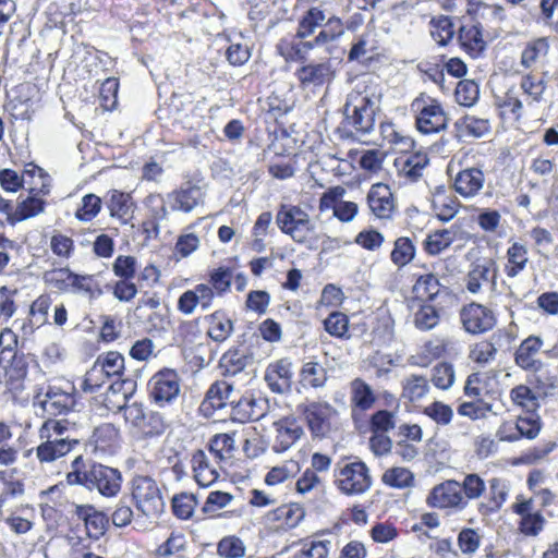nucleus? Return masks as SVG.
<instances>
[{"mask_svg":"<svg viewBox=\"0 0 558 558\" xmlns=\"http://www.w3.org/2000/svg\"><path fill=\"white\" fill-rule=\"evenodd\" d=\"M322 29L316 35L315 44H322V46H326L330 43L337 41L340 37L344 35V25L340 17L332 15L329 19H326Z\"/></svg>","mask_w":558,"mask_h":558,"instance_id":"79ce46f5","label":"nucleus"},{"mask_svg":"<svg viewBox=\"0 0 558 558\" xmlns=\"http://www.w3.org/2000/svg\"><path fill=\"white\" fill-rule=\"evenodd\" d=\"M217 553L225 558H241L245 555V545L236 536H227L218 543Z\"/></svg>","mask_w":558,"mask_h":558,"instance_id":"680f3d73","label":"nucleus"},{"mask_svg":"<svg viewBox=\"0 0 558 558\" xmlns=\"http://www.w3.org/2000/svg\"><path fill=\"white\" fill-rule=\"evenodd\" d=\"M300 384L303 387H311L314 389L324 388L328 380V371L314 359L305 361L300 369Z\"/></svg>","mask_w":558,"mask_h":558,"instance_id":"bb28decb","label":"nucleus"},{"mask_svg":"<svg viewBox=\"0 0 558 558\" xmlns=\"http://www.w3.org/2000/svg\"><path fill=\"white\" fill-rule=\"evenodd\" d=\"M174 204L172 208L175 210H182L190 213L193 210L203 199V192L198 186L182 187L173 194Z\"/></svg>","mask_w":558,"mask_h":558,"instance_id":"4c0bfd02","label":"nucleus"},{"mask_svg":"<svg viewBox=\"0 0 558 558\" xmlns=\"http://www.w3.org/2000/svg\"><path fill=\"white\" fill-rule=\"evenodd\" d=\"M497 354L496 347L489 341L476 343L470 351V359L484 366L495 360Z\"/></svg>","mask_w":558,"mask_h":558,"instance_id":"338daca9","label":"nucleus"},{"mask_svg":"<svg viewBox=\"0 0 558 558\" xmlns=\"http://www.w3.org/2000/svg\"><path fill=\"white\" fill-rule=\"evenodd\" d=\"M74 404L75 398L72 392L54 386L48 387L46 392H38L34 397V405L39 407L45 414L50 416L66 414Z\"/></svg>","mask_w":558,"mask_h":558,"instance_id":"ddd939ff","label":"nucleus"},{"mask_svg":"<svg viewBox=\"0 0 558 558\" xmlns=\"http://www.w3.org/2000/svg\"><path fill=\"white\" fill-rule=\"evenodd\" d=\"M234 438L230 434H217L215 435L209 444L210 452L219 460L230 456L234 450Z\"/></svg>","mask_w":558,"mask_h":558,"instance_id":"e2e57ef3","label":"nucleus"},{"mask_svg":"<svg viewBox=\"0 0 558 558\" xmlns=\"http://www.w3.org/2000/svg\"><path fill=\"white\" fill-rule=\"evenodd\" d=\"M299 86L303 90H316L330 84L335 78V71L330 59L308 61L301 64L294 72Z\"/></svg>","mask_w":558,"mask_h":558,"instance_id":"0eeeda50","label":"nucleus"},{"mask_svg":"<svg viewBox=\"0 0 558 558\" xmlns=\"http://www.w3.org/2000/svg\"><path fill=\"white\" fill-rule=\"evenodd\" d=\"M330 541L305 542L301 550L295 553L292 558H328Z\"/></svg>","mask_w":558,"mask_h":558,"instance_id":"052dcab7","label":"nucleus"},{"mask_svg":"<svg viewBox=\"0 0 558 558\" xmlns=\"http://www.w3.org/2000/svg\"><path fill=\"white\" fill-rule=\"evenodd\" d=\"M507 259L505 272L509 278H514L525 269L529 263L526 246L519 242L512 243L507 250Z\"/></svg>","mask_w":558,"mask_h":558,"instance_id":"473e14b6","label":"nucleus"},{"mask_svg":"<svg viewBox=\"0 0 558 558\" xmlns=\"http://www.w3.org/2000/svg\"><path fill=\"white\" fill-rule=\"evenodd\" d=\"M428 392V380L422 375H410L402 380V397L416 401Z\"/></svg>","mask_w":558,"mask_h":558,"instance_id":"49530a36","label":"nucleus"},{"mask_svg":"<svg viewBox=\"0 0 558 558\" xmlns=\"http://www.w3.org/2000/svg\"><path fill=\"white\" fill-rule=\"evenodd\" d=\"M369 424L372 433H387L396 427V414L387 410H379L372 415Z\"/></svg>","mask_w":558,"mask_h":558,"instance_id":"69168bd1","label":"nucleus"},{"mask_svg":"<svg viewBox=\"0 0 558 558\" xmlns=\"http://www.w3.org/2000/svg\"><path fill=\"white\" fill-rule=\"evenodd\" d=\"M415 255V246L409 238L401 236L395 241V247L390 254L391 262L397 267H403L412 262Z\"/></svg>","mask_w":558,"mask_h":558,"instance_id":"8fccbe9b","label":"nucleus"},{"mask_svg":"<svg viewBox=\"0 0 558 558\" xmlns=\"http://www.w3.org/2000/svg\"><path fill=\"white\" fill-rule=\"evenodd\" d=\"M381 92L375 85L359 83L348 95L344 105V125L355 134L365 135L374 131L376 112L379 110Z\"/></svg>","mask_w":558,"mask_h":558,"instance_id":"f03ea898","label":"nucleus"},{"mask_svg":"<svg viewBox=\"0 0 558 558\" xmlns=\"http://www.w3.org/2000/svg\"><path fill=\"white\" fill-rule=\"evenodd\" d=\"M233 386L221 380L214 383L206 392L199 410L205 416H211L215 410L222 409L231 398Z\"/></svg>","mask_w":558,"mask_h":558,"instance_id":"4be33fe9","label":"nucleus"},{"mask_svg":"<svg viewBox=\"0 0 558 558\" xmlns=\"http://www.w3.org/2000/svg\"><path fill=\"white\" fill-rule=\"evenodd\" d=\"M305 511L298 504L283 505L268 514V520L279 521L280 527L293 529L304 519Z\"/></svg>","mask_w":558,"mask_h":558,"instance_id":"2f4dec72","label":"nucleus"},{"mask_svg":"<svg viewBox=\"0 0 558 558\" xmlns=\"http://www.w3.org/2000/svg\"><path fill=\"white\" fill-rule=\"evenodd\" d=\"M131 495L136 510L146 518L157 519L165 510L161 490L150 476H134L131 481Z\"/></svg>","mask_w":558,"mask_h":558,"instance_id":"20e7f679","label":"nucleus"},{"mask_svg":"<svg viewBox=\"0 0 558 558\" xmlns=\"http://www.w3.org/2000/svg\"><path fill=\"white\" fill-rule=\"evenodd\" d=\"M197 501L192 494L182 493L172 498V510L177 518L187 520L192 517Z\"/></svg>","mask_w":558,"mask_h":558,"instance_id":"5fc2aeb1","label":"nucleus"},{"mask_svg":"<svg viewBox=\"0 0 558 558\" xmlns=\"http://www.w3.org/2000/svg\"><path fill=\"white\" fill-rule=\"evenodd\" d=\"M257 405V401L253 398H241L232 407L231 418L233 421L244 423L247 421H257L263 413H253V408Z\"/></svg>","mask_w":558,"mask_h":558,"instance_id":"3c124183","label":"nucleus"},{"mask_svg":"<svg viewBox=\"0 0 558 558\" xmlns=\"http://www.w3.org/2000/svg\"><path fill=\"white\" fill-rule=\"evenodd\" d=\"M45 209V201L38 197L29 196L19 203L14 210V216L11 218V225L35 217L43 213Z\"/></svg>","mask_w":558,"mask_h":558,"instance_id":"de8ad7c7","label":"nucleus"},{"mask_svg":"<svg viewBox=\"0 0 558 558\" xmlns=\"http://www.w3.org/2000/svg\"><path fill=\"white\" fill-rule=\"evenodd\" d=\"M65 483L83 486L90 492L97 490L104 497H114L121 490L122 474L118 469L96 462L87 463L83 456H77L70 464Z\"/></svg>","mask_w":558,"mask_h":558,"instance_id":"f257e3e1","label":"nucleus"},{"mask_svg":"<svg viewBox=\"0 0 558 558\" xmlns=\"http://www.w3.org/2000/svg\"><path fill=\"white\" fill-rule=\"evenodd\" d=\"M280 231L294 242L305 244L315 232V223L300 206L282 204L276 215Z\"/></svg>","mask_w":558,"mask_h":558,"instance_id":"39448f33","label":"nucleus"},{"mask_svg":"<svg viewBox=\"0 0 558 558\" xmlns=\"http://www.w3.org/2000/svg\"><path fill=\"white\" fill-rule=\"evenodd\" d=\"M350 402L352 416L355 417L357 412H365L374 407L376 396L372 387L365 380L355 378L350 383Z\"/></svg>","mask_w":558,"mask_h":558,"instance_id":"5701e85b","label":"nucleus"},{"mask_svg":"<svg viewBox=\"0 0 558 558\" xmlns=\"http://www.w3.org/2000/svg\"><path fill=\"white\" fill-rule=\"evenodd\" d=\"M106 376L118 377L119 379L123 376L124 371V357L117 351H109L100 354L95 361Z\"/></svg>","mask_w":558,"mask_h":558,"instance_id":"a18cd8bd","label":"nucleus"},{"mask_svg":"<svg viewBox=\"0 0 558 558\" xmlns=\"http://www.w3.org/2000/svg\"><path fill=\"white\" fill-rule=\"evenodd\" d=\"M426 502L428 506L438 509H453L461 511L468 507V500L462 495L460 483L454 480L445 481L436 485Z\"/></svg>","mask_w":558,"mask_h":558,"instance_id":"9d476101","label":"nucleus"},{"mask_svg":"<svg viewBox=\"0 0 558 558\" xmlns=\"http://www.w3.org/2000/svg\"><path fill=\"white\" fill-rule=\"evenodd\" d=\"M488 489L487 501H482L477 505L478 513L484 517L496 513L502 508L507 501L510 487L506 480L493 477L488 482Z\"/></svg>","mask_w":558,"mask_h":558,"instance_id":"aec40b11","label":"nucleus"},{"mask_svg":"<svg viewBox=\"0 0 558 558\" xmlns=\"http://www.w3.org/2000/svg\"><path fill=\"white\" fill-rule=\"evenodd\" d=\"M460 320L464 330L471 335L487 332L496 325V316L494 312L475 302L464 305L461 308Z\"/></svg>","mask_w":558,"mask_h":558,"instance_id":"f8f14e48","label":"nucleus"},{"mask_svg":"<svg viewBox=\"0 0 558 558\" xmlns=\"http://www.w3.org/2000/svg\"><path fill=\"white\" fill-rule=\"evenodd\" d=\"M137 269V260L134 256L119 255L112 264L113 274L120 279H133Z\"/></svg>","mask_w":558,"mask_h":558,"instance_id":"0e129e2a","label":"nucleus"},{"mask_svg":"<svg viewBox=\"0 0 558 558\" xmlns=\"http://www.w3.org/2000/svg\"><path fill=\"white\" fill-rule=\"evenodd\" d=\"M233 331V323L221 312H215L209 316L208 336L216 342H223Z\"/></svg>","mask_w":558,"mask_h":558,"instance_id":"58836bf2","label":"nucleus"},{"mask_svg":"<svg viewBox=\"0 0 558 558\" xmlns=\"http://www.w3.org/2000/svg\"><path fill=\"white\" fill-rule=\"evenodd\" d=\"M333 484L345 496H359L371 489L373 480L368 466L363 461L355 460L336 464Z\"/></svg>","mask_w":558,"mask_h":558,"instance_id":"7ed1b4c3","label":"nucleus"},{"mask_svg":"<svg viewBox=\"0 0 558 558\" xmlns=\"http://www.w3.org/2000/svg\"><path fill=\"white\" fill-rule=\"evenodd\" d=\"M549 43L546 37H539L527 41L521 52L520 64L529 70L542 64L547 58Z\"/></svg>","mask_w":558,"mask_h":558,"instance_id":"a878e982","label":"nucleus"},{"mask_svg":"<svg viewBox=\"0 0 558 558\" xmlns=\"http://www.w3.org/2000/svg\"><path fill=\"white\" fill-rule=\"evenodd\" d=\"M456 126L462 136L482 137L489 132L488 120L474 116H465L456 122Z\"/></svg>","mask_w":558,"mask_h":558,"instance_id":"37998d69","label":"nucleus"},{"mask_svg":"<svg viewBox=\"0 0 558 558\" xmlns=\"http://www.w3.org/2000/svg\"><path fill=\"white\" fill-rule=\"evenodd\" d=\"M39 438L41 442L36 448V457L41 464L52 463L66 456L78 444V440L69 437L51 438V436L39 435Z\"/></svg>","mask_w":558,"mask_h":558,"instance_id":"2eb2a0df","label":"nucleus"},{"mask_svg":"<svg viewBox=\"0 0 558 558\" xmlns=\"http://www.w3.org/2000/svg\"><path fill=\"white\" fill-rule=\"evenodd\" d=\"M512 403L522 410L536 412L539 407L537 395L525 385H518L510 390L509 393Z\"/></svg>","mask_w":558,"mask_h":558,"instance_id":"ea45409f","label":"nucleus"},{"mask_svg":"<svg viewBox=\"0 0 558 558\" xmlns=\"http://www.w3.org/2000/svg\"><path fill=\"white\" fill-rule=\"evenodd\" d=\"M412 109L417 111L416 128L421 133H438L447 128L448 118L437 100L428 98L425 101L416 98L412 102Z\"/></svg>","mask_w":558,"mask_h":558,"instance_id":"6e6552de","label":"nucleus"},{"mask_svg":"<svg viewBox=\"0 0 558 558\" xmlns=\"http://www.w3.org/2000/svg\"><path fill=\"white\" fill-rule=\"evenodd\" d=\"M191 463L194 478L199 486H210L218 480V471L209 463V459L203 450H197L193 453Z\"/></svg>","mask_w":558,"mask_h":558,"instance_id":"cd10ccee","label":"nucleus"},{"mask_svg":"<svg viewBox=\"0 0 558 558\" xmlns=\"http://www.w3.org/2000/svg\"><path fill=\"white\" fill-rule=\"evenodd\" d=\"M546 73H543L542 76H536L534 74H526L522 76L520 87L524 92V94L531 98L529 105L533 102L543 101V96L547 87V82L545 80Z\"/></svg>","mask_w":558,"mask_h":558,"instance_id":"a19ab883","label":"nucleus"},{"mask_svg":"<svg viewBox=\"0 0 558 558\" xmlns=\"http://www.w3.org/2000/svg\"><path fill=\"white\" fill-rule=\"evenodd\" d=\"M428 157L424 153H416L396 161L399 173L410 181H416L423 175L425 167L428 165Z\"/></svg>","mask_w":558,"mask_h":558,"instance_id":"7c9ffc66","label":"nucleus"},{"mask_svg":"<svg viewBox=\"0 0 558 558\" xmlns=\"http://www.w3.org/2000/svg\"><path fill=\"white\" fill-rule=\"evenodd\" d=\"M413 293L415 298L422 301H435L441 294H447V288L442 286L438 277L434 274L420 276L414 286Z\"/></svg>","mask_w":558,"mask_h":558,"instance_id":"c85d7f7f","label":"nucleus"},{"mask_svg":"<svg viewBox=\"0 0 558 558\" xmlns=\"http://www.w3.org/2000/svg\"><path fill=\"white\" fill-rule=\"evenodd\" d=\"M460 486L462 488V495L468 501L469 499H478L486 490L484 480L475 473L465 475Z\"/></svg>","mask_w":558,"mask_h":558,"instance_id":"bf43d9fd","label":"nucleus"},{"mask_svg":"<svg viewBox=\"0 0 558 558\" xmlns=\"http://www.w3.org/2000/svg\"><path fill=\"white\" fill-rule=\"evenodd\" d=\"M497 269L493 264L476 265L468 275L466 289L476 294L483 287H489L492 291L496 290Z\"/></svg>","mask_w":558,"mask_h":558,"instance_id":"393cba45","label":"nucleus"},{"mask_svg":"<svg viewBox=\"0 0 558 558\" xmlns=\"http://www.w3.org/2000/svg\"><path fill=\"white\" fill-rule=\"evenodd\" d=\"M50 305L51 300L48 295H40L32 303L29 308L32 319L28 324L23 325L22 329L24 333H32L36 327H39L47 322Z\"/></svg>","mask_w":558,"mask_h":558,"instance_id":"e433bc0d","label":"nucleus"},{"mask_svg":"<svg viewBox=\"0 0 558 558\" xmlns=\"http://www.w3.org/2000/svg\"><path fill=\"white\" fill-rule=\"evenodd\" d=\"M367 204L372 214L378 219H390L396 205L392 192L387 184H373L367 194Z\"/></svg>","mask_w":558,"mask_h":558,"instance_id":"dca6fc26","label":"nucleus"},{"mask_svg":"<svg viewBox=\"0 0 558 558\" xmlns=\"http://www.w3.org/2000/svg\"><path fill=\"white\" fill-rule=\"evenodd\" d=\"M166 427L167 425L162 415L150 411L146 413L143 422L141 423V426H138L135 434L144 438L156 437L163 434Z\"/></svg>","mask_w":558,"mask_h":558,"instance_id":"09e8293b","label":"nucleus"},{"mask_svg":"<svg viewBox=\"0 0 558 558\" xmlns=\"http://www.w3.org/2000/svg\"><path fill=\"white\" fill-rule=\"evenodd\" d=\"M73 514L84 522L87 535L90 538L99 539L105 535L108 525V517L97 510L93 505H73Z\"/></svg>","mask_w":558,"mask_h":558,"instance_id":"f3484780","label":"nucleus"},{"mask_svg":"<svg viewBox=\"0 0 558 558\" xmlns=\"http://www.w3.org/2000/svg\"><path fill=\"white\" fill-rule=\"evenodd\" d=\"M534 372L531 384L534 385L536 393L543 397L556 395L558 391V377L553 375L549 369L543 367L532 369Z\"/></svg>","mask_w":558,"mask_h":558,"instance_id":"f704fd0d","label":"nucleus"},{"mask_svg":"<svg viewBox=\"0 0 558 558\" xmlns=\"http://www.w3.org/2000/svg\"><path fill=\"white\" fill-rule=\"evenodd\" d=\"M432 25L433 29L430 31V35L434 40L440 46H446L454 35L451 20L447 16H441L436 21L433 20Z\"/></svg>","mask_w":558,"mask_h":558,"instance_id":"6e6d98bb","label":"nucleus"},{"mask_svg":"<svg viewBox=\"0 0 558 558\" xmlns=\"http://www.w3.org/2000/svg\"><path fill=\"white\" fill-rule=\"evenodd\" d=\"M459 40L464 49L475 54L485 48L480 25H463L459 31Z\"/></svg>","mask_w":558,"mask_h":558,"instance_id":"c03bdc74","label":"nucleus"},{"mask_svg":"<svg viewBox=\"0 0 558 558\" xmlns=\"http://www.w3.org/2000/svg\"><path fill=\"white\" fill-rule=\"evenodd\" d=\"M27 364L23 356L11 355V364L5 368L3 380L0 379V395L16 396L24 389Z\"/></svg>","mask_w":558,"mask_h":558,"instance_id":"a211bd4d","label":"nucleus"},{"mask_svg":"<svg viewBox=\"0 0 558 558\" xmlns=\"http://www.w3.org/2000/svg\"><path fill=\"white\" fill-rule=\"evenodd\" d=\"M101 209V198L95 194H87L82 198L81 206L75 213V217L81 221L93 220Z\"/></svg>","mask_w":558,"mask_h":558,"instance_id":"4d7b16f0","label":"nucleus"},{"mask_svg":"<svg viewBox=\"0 0 558 558\" xmlns=\"http://www.w3.org/2000/svg\"><path fill=\"white\" fill-rule=\"evenodd\" d=\"M149 396L160 407L171 404L181 391L179 374L169 368L157 372L148 383Z\"/></svg>","mask_w":558,"mask_h":558,"instance_id":"1a4fd4ad","label":"nucleus"},{"mask_svg":"<svg viewBox=\"0 0 558 558\" xmlns=\"http://www.w3.org/2000/svg\"><path fill=\"white\" fill-rule=\"evenodd\" d=\"M542 429L541 417L536 412H530L525 415L518 416L514 424H502L497 436L501 441L513 442L521 438L534 439Z\"/></svg>","mask_w":558,"mask_h":558,"instance_id":"9b49d317","label":"nucleus"},{"mask_svg":"<svg viewBox=\"0 0 558 558\" xmlns=\"http://www.w3.org/2000/svg\"><path fill=\"white\" fill-rule=\"evenodd\" d=\"M110 216L117 218L121 223L126 225L132 218L134 211V203L132 196L128 193L112 190L107 203Z\"/></svg>","mask_w":558,"mask_h":558,"instance_id":"c756f323","label":"nucleus"},{"mask_svg":"<svg viewBox=\"0 0 558 558\" xmlns=\"http://www.w3.org/2000/svg\"><path fill=\"white\" fill-rule=\"evenodd\" d=\"M485 174L482 169L471 167L461 170L454 178L453 186L458 194L463 197H474L484 187Z\"/></svg>","mask_w":558,"mask_h":558,"instance_id":"412c9836","label":"nucleus"},{"mask_svg":"<svg viewBox=\"0 0 558 558\" xmlns=\"http://www.w3.org/2000/svg\"><path fill=\"white\" fill-rule=\"evenodd\" d=\"M433 384L440 389H449L454 381V369L449 363H439L433 368Z\"/></svg>","mask_w":558,"mask_h":558,"instance_id":"774afa93","label":"nucleus"},{"mask_svg":"<svg viewBox=\"0 0 558 558\" xmlns=\"http://www.w3.org/2000/svg\"><path fill=\"white\" fill-rule=\"evenodd\" d=\"M293 378V364L290 359L283 357L270 363L264 379L269 389L276 393H286L291 390Z\"/></svg>","mask_w":558,"mask_h":558,"instance_id":"4468645a","label":"nucleus"},{"mask_svg":"<svg viewBox=\"0 0 558 558\" xmlns=\"http://www.w3.org/2000/svg\"><path fill=\"white\" fill-rule=\"evenodd\" d=\"M543 341L541 338L530 336L519 345L514 354L515 364L525 371L539 368L542 362L535 359V355L541 350Z\"/></svg>","mask_w":558,"mask_h":558,"instance_id":"b1692460","label":"nucleus"},{"mask_svg":"<svg viewBox=\"0 0 558 558\" xmlns=\"http://www.w3.org/2000/svg\"><path fill=\"white\" fill-rule=\"evenodd\" d=\"M325 330L337 338H343L348 333L349 318L341 312H332L324 320Z\"/></svg>","mask_w":558,"mask_h":558,"instance_id":"13d9d810","label":"nucleus"},{"mask_svg":"<svg viewBox=\"0 0 558 558\" xmlns=\"http://www.w3.org/2000/svg\"><path fill=\"white\" fill-rule=\"evenodd\" d=\"M414 325L417 329L426 331L439 323V313L433 305L423 304L414 313Z\"/></svg>","mask_w":558,"mask_h":558,"instance_id":"864d4df0","label":"nucleus"},{"mask_svg":"<svg viewBox=\"0 0 558 558\" xmlns=\"http://www.w3.org/2000/svg\"><path fill=\"white\" fill-rule=\"evenodd\" d=\"M275 438L271 448L280 453L290 449L303 435V428L294 418H282L274 423Z\"/></svg>","mask_w":558,"mask_h":558,"instance_id":"6ab92c4d","label":"nucleus"},{"mask_svg":"<svg viewBox=\"0 0 558 558\" xmlns=\"http://www.w3.org/2000/svg\"><path fill=\"white\" fill-rule=\"evenodd\" d=\"M71 293L84 294L93 299L95 291L98 290V283L93 275H78L72 272L70 275Z\"/></svg>","mask_w":558,"mask_h":558,"instance_id":"603ef678","label":"nucleus"},{"mask_svg":"<svg viewBox=\"0 0 558 558\" xmlns=\"http://www.w3.org/2000/svg\"><path fill=\"white\" fill-rule=\"evenodd\" d=\"M298 411L304 417L314 437L323 438L331 429L338 416V410L327 401H305L298 405Z\"/></svg>","mask_w":558,"mask_h":558,"instance_id":"423d86ee","label":"nucleus"},{"mask_svg":"<svg viewBox=\"0 0 558 558\" xmlns=\"http://www.w3.org/2000/svg\"><path fill=\"white\" fill-rule=\"evenodd\" d=\"M459 228L452 226L449 229H441L429 234L425 241V250L430 255H437L449 247L456 240Z\"/></svg>","mask_w":558,"mask_h":558,"instance_id":"c9c22d12","label":"nucleus"},{"mask_svg":"<svg viewBox=\"0 0 558 558\" xmlns=\"http://www.w3.org/2000/svg\"><path fill=\"white\" fill-rule=\"evenodd\" d=\"M326 20L325 12L313 7L308 9L302 19L299 21L295 38L306 39L312 36L317 27H320Z\"/></svg>","mask_w":558,"mask_h":558,"instance_id":"72a5a7b5","label":"nucleus"}]
</instances>
